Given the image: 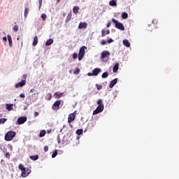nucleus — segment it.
Listing matches in <instances>:
<instances>
[{
	"instance_id": "1",
	"label": "nucleus",
	"mask_w": 179,
	"mask_h": 179,
	"mask_svg": "<svg viewBox=\"0 0 179 179\" xmlns=\"http://www.w3.org/2000/svg\"><path fill=\"white\" fill-rule=\"evenodd\" d=\"M18 169H19V170H21L22 177H24V178L27 177V176H29V174H30V173H31V170H30V169L24 168V166L22 164H20L18 166Z\"/></svg>"
},
{
	"instance_id": "2",
	"label": "nucleus",
	"mask_w": 179,
	"mask_h": 179,
	"mask_svg": "<svg viewBox=\"0 0 179 179\" xmlns=\"http://www.w3.org/2000/svg\"><path fill=\"white\" fill-rule=\"evenodd\" d=\"M27 78V74L22 75V80L21 82L15 84V87L19 89V87H23L26 85V79Z\"/></svg>"
},
{
	"instance_id": "3",
	"label": "nucleus",
	"mask_w": 179,
	"mask_h": 179,
	"mask_svg": "<svg viewBox=\"0 0 179 179\" xmlns=\"http://www.w3.org/2000/svg\"><path fill=\"white\" fill-rule=\"evenodd\" d=\"M76 118V110L74 111L73 113H70L69 115L68 122L69 124L70 128H73V126L71 123L73 122V121H75Z\"/></svg>"
},
{
	"instance_id": "4",
	"label": "nucleus",
	"mask_w": 179,
	"mask_h": 179,
	"mask_svg": "<svg viewBox=\"0 0 179 179\" xmlns=\"http://www.w3.org/2000/svg\"><path fill=\"white\" fill-rule=\"evenodd\" d=\"M112 22L113 23L115 24V27H116V29H118L119 30H122V31L125 30V27H124V24L118 22V20L113 18Z\"/></svg>"
},
{
	"instance_id": "5",
	"label": "nucleus",
	"mask_w": 179,
	"mask_h": 179,
	"mask_svg": "<svg viewBox=\"0 0 179 179\" xmlns=\"http://www.w3.org/2000/svg\"><path fill=\"white\" fill-rule=\"evenodd\" d=\"M15 136H16V132L9 131L5 136V140L7 141H10L15 138Z\"/></svg>"
},
{
	"instance_id": "6",
	"label": "nucleus",
	"mask_w": 179,
	"mask_h": 179,
	"mask_svg": "<svg viewBox=\"0 0 179 179\" xmlns=\"http://www.w3.org/2000/svg\"><path fill=\"white\" fill-rule=\"evenodd\" d=\"M85 50H87L86 46H83L81 48H80L78 52V61H82V59H83V57H85Z\"/></svg>"
},
{
	"instance_id": "7",
	"label": "nucleus",
	"mask_w": 179,
	"mask_h": 179,
	"mask_svg": "<svg viewBox=\"0 0 179 179\" xmlns=\"http://www.w3.org/2000/svg\"><path fill=\"white\" fill-rule=\"evenodd\" d=\"M61 100H57L53 105L52 106V109L54 110V111H57V110H59L61 106Z\"/></svg>"
},
{
	"instance_id": "8",
	"label": "nucleus",
	"mask_w": 179,
	"mask_h": 179,
	"mask_svg": "<svg viewBox=\"0 0 179 179\" xmlns=\"http://www.w3.org/2000/svg\"><path fill=\"white\" fill-rule=\"evenodd\" d=\"M110 57V52L108 50H104L101 54L100 59L103 61L105 58H108Z\"/></svg>"
},
{
	"instance_id": "9",
	"label": "nucleus",
	"mask_w": 179,
	"mask_h": 179,
	"mask_svg": "<svg viewBox=\"0 0 179 179\" xmlns=\"http://www.w3.org/2000/svg\"><path fill=\"white\" fill-rule=\"evenodd\" d=\"M26 121H27V117L26 116L20 117L17 119V124L18 125H22V124H24Z\"/></svg>"
},
{
	"instance_id": "10",
	"label": "nucleus",
	"mask_w": 179,
	"mask_h": 179,
	"mask_svg": "<svg viewBox=\"0 0 179 179\" xmlns=\"http://www.w3.org/2000/svg\"><path fill=\"white\" fill-rule=\"evenodd\" d=\"M98 107L97 108L103 111L104 110V104H103V100L99 99L97 101Z\"/></svg>"
},
{
	"instance_id": "11",
	"label": "nucleus",
	"mask_w": 179,
	"mask_h": 179,
	"mask_svg": "<svg viewBox=\"0 0 179 179\" xmlns=\"http://www.w3.org/2000/svg\"><path fill=\"white\" fill-rule=\"evenodd\" d=\"M118 82V78H115L114 80H111L109 84L110 89H113L115 85H117V83Z\"/></svg>"
},
{
	"instance_id": "12",
	"label": "nucleus",
	"mask_w": 179,
	"mask_h": 179,
	"mask_svg": "<svg viewBox=\"0 0 179 179\" xmlns=\"http://www.w3.org/2000/svg\"><path fill=\"white\" fill-rule=\"evenodd\" d=\"M100 72H101V69H100L99 68L94 69L92 71L93 76H97V75H99L100 73Z\"/></svg>"
},
{
	"instance_id": "13",
	"label": "nucleus",
	"mask_w": 179,
	"mask_h": 179,
	"mask_svg": "<svg viewBox=\"0 0 179 179\" xmlns=\"http://www.w3.org/2000/svg\"><path fill=\"white\" fill-rule=\"evenodd\" d=\"M63 94L64 92H57L54 94L55 99H61Z\"/></svg>"
},
{
	"instance_id": "14",
	"label": "nucleus",
	"mask_w": 179,
	"mask_h": 179,
	"mask_svg": "<svg viewBox=\"0 0 179 179\" xmlns=\"http://www.w3.org/2000/svg\"><path fill=\"white\" fill-rule=\"evenodd\" d=\"M71 19H72V13L70 12L68 15L67 17L66 18L65 22L66 23H69V22H71Z\"/></svg>"
},
{
	"instance_id": "15",
	"label": "nucleus",
	"mask_w": 179,
	"mask_h": 179,
	"mask_svg": "<svg viewBox=\"0 0 179 179\" xmlns=\"http://www.w3.org/2000/svg\"><path fill=\"white\" fill-rule=\"evenodd\" d=\"M87 27V23L80 22L78 26V29H86Z\"/></svg>"
},
{
	"instance_id": "16",
	"label": "nucleus",
	"mask_w": 179,
	"mask_h": 179,
	"mask_svg": "<svg viewBox=\"0 0 179 179\" xmlns=\"http://www.w3.org/2000/svg\"><path fill=\"white\" fill-rule=\"evenodd\" d=\"M6 108L8 111H12L13 110V104L6 103Z\"/></svg>"
},
{
	"instance_id": "17",
	"label": "nucleus",
	"mask_w": 179,
	"mask_h": 179,
	"mask_svg": "<svg viewBox=\"0 0 179 179\" xmlns=\"http://www.w3.org/2000/svg\"><path fill=\"white\" fill-rule=\"evenodd\" d=\"M110 34L109 29L105 31L104 29L101 30V37H106V35Z\"/></svg>"
},
{
	"instance_id": "18",
	"label": "nucleus",
	"mask_w": 179,
	"mask_h": 179,
	"mask_svg": "<svg viewBox=\"0 0 179 179\" xmlns=\"http://www.w3.org/2000/svg\"><path fill=\"white\" fill-rule=\"evenodd\" d=\"M119 69H120V63H116L113 66V72L114 73L118 72Z\"/></svg>"
},
{
	"instance_id": "19",
	"label": "nucleus",
	"mask_w": 179,
	"mask_h": 179,
	"mask_svg": "<svg viewBox=\"0 0 179 179\" xmlns=\"http://www.w3.org/2000/svg\"><path fill=\"white\" fill-rule=\"evenodd\" d=\"M123 44L125 47H131V43H129V41H128L127 39L123 40Z\"/></svg>"
},
{
	"instance_id": "20",
	"label": "nucleus",
	"mask_w": 179,
	"mask_h": 179,
	"mask_svg": "<svg viewBox=\"0 0 179 179\" xmlns=\"http://www.w3.org/2000/svg\"><path fill=\"white\" fill-rule=\"evenodd\" d=\"M80 8H79V6H74L73 8V13H75V15H78V13H79V10H80Z\"/></svg>"
},
{
	"instance_id": "21",
	"label": "nucleus",
	"mask_w": 179,
	"mask_h": 179,
	"mask_svg": "<svg viewBox=\"0 0 179 179\" xmlns=\"http://www.w3.org/2000/svg\"><path fill=\"white\" fill-rule=\"evenodd\" d=\"M29 159H31V160H34V162H36V160H38V155H31Z\"/></svg>"
},
{
	"instance_id": "22",
	"label": "nucleus",
	"mask_w": 179,
	"mask_h": 179,
	"mask_svg": "<svg viewBox=\"0 0 179 179\" xmlns=\"http://www.w3.org/2000/svg\"><path fill=\"white\" fill-rule=\"evenodd\" d=\"M103 110H101V109H99L98 108H96V110H94L93 111V115H96L97 114H100V113H102Z\"/></svg>"
},
{
	"instance_id": "23",
	"label": "nucleus",
	"mask_w": 179,
	"mask_h": 179,
	"mask_svg": "<svg viewBox=\"0 0 179 179\" xmlns=\"http://www.w3.org/2000/svg\"><path fill=\"white\" fill-rule=\"evenodd\" d=\"M45 134H47V131H45V130H41L39 134V138H43L45 136Z\"/></svg>"
},
{
	"instance_id": "24",
	"label": "nucleus",
	"mask_w": 179,
	"mask_h": 179,
	"mask_svg": "<svg viewBox=\"0 0 179 179\" xmlns=\"http://www.w3.org/2000/svg\"><path fill=\"white\" fill-rule=\"evenodd\" d=\"M38 43V37L37 36H34V41H33V45L36 46V45Z\"/></svg>"
},
{
	"instance_id": "25",
	"label": "nucleus",
	"mask_w": 179,
	"mask_h": 179,
	"mask_svg": "<svg viewBox=\"0 0 179 179\" xmlns=\"http://www.w3.org/2000/svg\"><path fill=\"white\" fill-rule=\"evenodd\" d=\"M54 43V40L52 38H50L45 42V45H51Z\"/></svg>"
},
{
	"instance_id": "26",
	"label": "nucleus",
	"mask_w": 179,
	"mask_h": 179,
	"mask_svg": "<svg viewBox=\"0 0 179 179\" xmlns=\"http://www.w3.org/2000/svg\"><path fill=\"white\" fill-rule=\"evenodd\" d=\"M109 5L110 6H117V1H115L114 0H111L109 1Z\"/></svg>"
},
{
	"instance_id": "27",
	"label": "nucleus",
	"mask_w": 179,
	"mask_h": 179,
	"mask_svg": "<svg viewBox=\"0 0 179 179\" xmlns=\"http://www.w3.org/2000/svg\"><path fill=\"white\" fill-rule=\"evenodd\" d=\"M122 19H128V13L126 12L122 13Z\"/></svg>"
},
{
	"instance_id": "28",
	"label": "nucleus",
	"mask_w": 179,
	"mask_h": 179,
	"mask_svg": "<svg viewBox=\"0 0 179 179\" xmlns=\"http://www.w3.org/2000/svg\"><path fill=\"white\" fill-rule=\"evenodd\" d=\"M8 40L10 47H12V36L10 35H8Z\"/></svg>"
},
{
	"instance_id": "29",
	"label": "nucleus",
	"mask_w": 179,
	"mask_h": 179,
	"mask_svg": "<svg viewBox=\"0 0 179 179\" xmlns=\"http://www.w3.org/2000/svg\"><path fill=\"white\" fill-rule=\"evenodd\" d=\"M29 15V8H26L25 10H24V17H27V15Z\"/></svg>"
},
{
	"instance_id": "30",
	"label": "nucleus",
	"mask_w": 179,
	"mask_h": 179,
	"mask_svg": "<svg viewBox=\"0 0 179 179\" xmlns=\"http://www.w3.org/2000/svg\"><path fill=\"white\" fill-rule=\"evenodd\" d=\"M76 134H77V135H83V129H78L76 131Z\"/></svg>"
},
{
	"instance_id": "31",
	"label": "nucleus",
	"mask_w": 179,
	"mask_h": 179,
	"mask_svg": "<svg viewBox=\"0 0 179 179\" xmlns=\"http://www.w3.org/2000/svg\"><path fill=\"white\" fill-rule=\"evenodd\" d=\"M95 86H96L97 90H101V89H103V85H101L96 84Z\"/></svg>"
},
{
	"instance_id": "32",
	"label": "nucleus",
	"mask_w": 179,
	"mask_h": 179,
	"mask_svg": "<svg viewBox=\"0 0 179 179\" xmlns=\"http://www.w3.org/2000/svg\"><path fill=\"white\" fill-rule=\"evenodd\" d=\"M6 121H8V119H6V118H1L0 119V124H5V122H6Z\"/></svg>"
},
{
	"instance_id": "33",
	"label": "nucleus",
	"mask_w": 179,
	"mask_h": 179,
	"mask_svg": "<svg viewBox=\"0 0 179 179\" xmlns=\"http://www.w3.org/2000/svg\"><path fill=\"white\" fill-rule=\"evenodd\" d=\"M102 78L103 79H106V78H108V72H104L103 74H102Z\"/></svg>"
},
{
	"instance_id": "34",
	"label": "nucleus",
	"mask_w": 179,
	"mask_h": 179,
	"mask_svg": "<svg viewBox=\"0 0 179 179\" xmlns=\"http://www.w3.org/2000/svg\"><path fill=\"white\" fill-rule=\"evenodd\" d=\"M80 72V69L77 68L75 71H74V75H79V73Z\"/></svg>"
},
{
	"instance_id": "35",
	"label": "nucleus",
	"mask_w": 179,
	"mask_h": 179,
	"mask_svg": "<svg viewBox=\"0 0 179 179\" xmlns=\"http://www.w3.org/2000/svg\"><path fill=\"white\" fill-rule=\"evenodd\" d=\"M41 17H42L43 22H45V19H47V15H45V13H43V14H41Z\"/></svg>"
},
{
	"instance_id": "36",
	"label": "nucleus",
	"mask_w": 179,
	"mask_h": 179,
	"mask_svg": "<svg viewBox=\"0 0 179 179\" xmlns=\"http://www.w3.org/2000/svg\"><path fill=\"white\" fill-rule=\"evenodd\" d=\"M13 30L14 31H17V30H19V27L17 25H14L13 27Z\"/></svg>"
},
{
	"instance_id": "37",
	"label": "nucleus",
	"mask_w": 179,
	"mask_h": 179,
	"mask_svg": "<svg viewBox=\"0 0 179 179\" xmlns=\"http://www.w3.org/2000/svg\"><path fill=\"white\" fill-rule=\"evenodd\" d=\"M46 99H47L48 100H51V99H52V95H51V94H48L46 95Z\"/></svg>"
},
{
	"instance_id": "38",
	"label": "nucleus",
	"mask_w": 179,
	"mask_h": 179,
	"mask_svg": "<svg viewBox=\"0 0 179 179\" xmlns=\"http://www.w3.org/2000/svg\"><path fill=\"white\" fill-rule=\"evenodd\" d=\"M57 155H58V152L55 150V152L52 155V159H54L55 157H57Z\"/></svg>"
},
{
	"instance_id": "39",
	"label": "nucleus",
	"mask_w": 179,
	"mask_h": 179,
	"mask_svg": "<svg viewBox=\"0 0 179 179\" xmlns=\"http://www.w3.org/2000/svg\"><path fill=\"white\" fill-rule=\"evenodd\" d=\"M77 58H78V53L74 52V53L73 54V59H76Z\"/></svg>"
},
{
	"instance_id": "40",
	"label": "nucleus",
	"mask_w": 179,
	"mask_h": 179,
	"mask_svg": "<svg viewBox=\"0 0 179 179\" xmlns=\"http://www.w3.org/2000/svg\"><path fill=\"white\" fill-rule=\"evenodd\" d=\"M6 157L7 158V159H10V153H9V152H6Z\"/></svg>"
},
{
	"instance_id": "41",
	"label": "nucleus",
	"mask_w": 179,
	"mask_h": 179,
	"mask_svg": "<svg viewBox=\"0 0 179 179\" xmlns=\"http://www.w3.org/2000/svg\"><path fill=\"white\" fill-rule=\"evenodd\" d=\"M43 150H44V152H48V145H45L43 147Z\"/></svg>"
},
{
	"instance_id": "42",
	"label": "nucleus",
	"mask_w": 179,
	"mask_h": 179,
	"mask_svg": "<svg viewBox=\"0 0 179 179\" xmlns=\"http://www.w3.org/2000/svg\"><path fill=\"white\" fill-rule=\"evenodd\" d=\"M101 44L102 45H106L107 44V41H102L101 43Z\"/></svg>"
},
{
	"instance_id": "43",
	"label": "nucleus",
	"mask_w": 179,
	"mask_h": 179,
	"mask_svg": "<svg viewBox=\"0 0 179 179\" xmlns=\"http://www.w3.org/2000/svg\"><path fill=\"white\" fill-rule=\"evenodd\" d=\"M20 97H21V99H24V97H26V95H24V94H20Z\"/></svg>"
},
{
	"instance_id": "44",
	"label": "nucleus",
	"mask_w": 179,
	"mask_h": 179,
	"mask_svg": "<svg viewBox=\"0 0 179 179\" xmlns=\"http://www.w3.org/2000/svg\"><path fill=\"white\" fill-rule=\"evenodd\" d=\"M57 143H61V138H59V135L57 136Z\"/></svg>"
},
{
	"instance_id": "45",
	"label": "nucleus",
	"mask_w": 179,
	"mask_h": 179,
	"mask_svg": "<svg viewBox=\"0 0 179 179\" xmlns=\"http://www.w3.org/2000/svg\"><path fill=\"white\" fill-rule=\"evenodd\" d=\"M42 5H43V1H39V9H41Z\"/></svg>"
},
{
	"instance_id": "46",
	"label": "nucleus",
	"mask_w": 179,
	"mask_h": 179,
	"mask_svg": "<svg viewBox=\"0 0 179 179\" xmlns=\"http://www.w3.org/2000/svg\"><path fill=\"white\" fill-rule=\"evenodd\" d=\"M114 41V40H113L112 38L109 39L107 43H108L109 44L113 43Z\"/></svg>"
},
{
	"instance_id": "47",
	"label": "nucleus",
	"mask_w": 179,
	"mask_h": 179,
	"mask_svg": "<svg viewBox=\"0 0 179 179\" xmlns=\"http://www.w3.org/2000/svg\"><path fill=\"white\" fill-rule=\"evenodd\" d=\"M111 26V22L107 23L106 27H110Z\"/></svg>"
},
{
	"instance_id": "48",
	"label": "nucleus",
	"mask_w": 179,
	"mask_h": 179,
	"mask_svg": "<svg viewBox=\"0 0 179 179\" xmlns=\"http://www.w3.org/2000/svg\"><path fill=\"white\" fill-rule=\"evenodd\" d=\"M3 41H8V38L6 36H4L3 38Z\"/></svg>"
},
{
	"instance_id": "49",
	"label": "nucleus",
	"mask_w": 179,
	"mask_h": 179,
	"mask_svg": "<svg viewBox=\"0 0 179 179\" xmlns=\"http://www.w3.org/2000/svg\"><path fill=\"white\" fill-rule=\"evenodd\" d=\"M38 112H35L34 117H38Z\"/></svg>"
},
{
	"instance_id": "50",
	"label": "nucleus",
	"mask_w": 179,
	"mask_h": 179,
	"mask_svg": "<svg viewBox=\"0 0 179 179\" xmlns=\"http://www.w3.org/2000/svg\"><path fill=\"white\" fill-rule=\"evenodd\" d=\"M87 76H93V73H87Z\"/></svg>"
},
{
	"instance_id": "51",
	"label": "nucleus",
	"mask_w": 179,
	"mask_h": 179,
	"mask_svg": "<svg viewBox=\"0 0 179 179\" xmlns=\"http://www.w3.org/2000/svg\"><path fill=\"white\" fill-rule=\"evenodd\" d=\"M30 93H34V89H31V90H30Z\"/></svg>"
},
{
	"instance_id": "52",
	"label": "nucleus",
	"mask_w": 179,
	"mask_h": 179,
	"mask_svg": "<svg viewBox=\"0 0 179 179\" xmlns=\"http://www.w3.org/2000/svg\"><path fill=\"white\" fill-rule=\"evenodd\" d=\"M61 2V0H57L56 3H59Z\"/></svg>"
},
{
	"instance_id": "53",
	"label": "nucleus",
	"mask_w": 179,
	"mask_h": 179,
	"mask_svg": "<svg viewBox=\"0 0 179 179\" xmlns=\"http://www.w3.org/2000/svg\"><path fill=\"white\" fill-rule=\"evenodd\" d=\"M19 38H20V36H18V37L17 38V40L19 41Z\"/></svg>"
},
{
	"instance_id": "54",
	"label": "nucleus",
	"mask_w": 179,
	"mask_h": 179,
	"mask_svg": "<svg viewBox=\"0 0 179 179\" xmlns=\"http://www.w3.org/2000/svg\"><path fill=\"white\" fill-rule=\"evenodd\" d=\"M48 134H50V132H51V130H48Z\"/></svg>"
},
{
	"instance_id": "55",
	"label": "nucleus",
	"mask_w": 179,
	"mask_h": 179,
	"mask_svg": "<svg viewBox=\"0 0 179 179\" xmlns=\"http://www.w3.org/2000/svg\"><path fill=\"white\" fill-rule=\"evenodd\" d=\"M69 73H72V70H70V71H69Z\"/></svg>"
},
{
	"instance_id": "56",
	"label": "nucleus",
	"mask_w": 179,
	"mask_h": 179,
	"mask_svg": "<svg viewBox=\"0 0 179 179\" xmlns=\"http://www.w3.org/2000/svg\"><path fill=\"white\" fill-rule=\"evenodd\" d=\"M38 1H43V0H38Z\"/></svg>"
}]
</instances>
